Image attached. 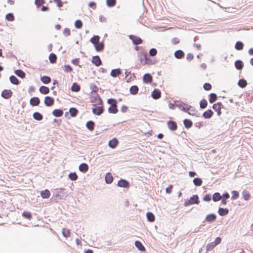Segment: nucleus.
Segmentation results:
<instances>
[{
	"instance_id": "nucleus-20",
	"label": "nucleus",
	"mask_w": 253,
	"mask_h": 253,
	"mask_svg": "<svg viewBox=\"0 0 253 253\" xmlns=\"http://www.w3.org/2000/svg\"><path fill=\"white\" fill-rule=\"evenodd\" d=\"M118 143V140L117 138L114 137L109 141L108 146L112 149H115L117 147Z\"/></svg>"
},
{
	"instance_id": "nucleus-17",
	"label": "nucleus",
	"mask_w": 253,
	"mask_h": 253,
	"mask_svg": "<svg viewBox=\"0 0 253 253\" xmlns=\"http://www.w3.org/2000/svg\"><path fill=\"white\" fill-rule=\"evenodd\" d=\"M144 84H150L152 81V77L150 73H145L142 77Z\"/></svg>"
},
{
	"instance_id": "nucleus-27",
	"label": "nucleus",
	"mask_w": 253,
	"mask_h": 253,
	"mask_svg": "<svg viewBox=\"0 0 253 253\" xmlns=\"http://www.w3.org/2000/svg\"><path fill=\"white\" fill-rule=\"evenodd\" d=\"M89 167L86 163H83L79 166V170L83 173H85L88 170Z\"/></svg>"
},
{
	"instance_id": "nucleus-47",
	"label": "nucleus",
	"mask_w": 253,
	"mask_h": 253,
	"mask_svg": "<svg viewBox=\"0 0 253 253\" xmlns=\"http://www.w3.org/2000/svg\"><path fill=\"white\" fill-rule=\"evenodd\" d=\"M217 96L215 93H211L209 95V101L210 103H212L216 101Z\"/></svg>"
},
{
	"instance_id": "nucleus-2",
	"label": "nucleus",
	"mask_w": 253,
	"mask_h": 253,
	"mask_svg": "<svg viewBox=\"0 0 253 253\" xmlns=\"http://www.w3.org/2000/svg\"><path fill=\"white\" fill-rule=\"evenodd\" d=\"M68 194L64 188H58L55 190L53 196L59 200H64L67 197Z\"/></svg>"
},
{
	"instance_id": "nucleus-55",
	"label": "nucleus",
	"mask_w": 253,
	"mask_h": 253,
	"mask_svg": "<svg viewBox=\"0 0 253 253\" xmlns=\"http://www.w3.org/2000/svg\"><path fill=\"white\" fill-rule=\"evenodd\" d=\"M216 246L213 242L208 244L206 247L207 252L212 251Z\"/></svg>"
},
{
	"instance_id": "nucleus-28",
	"label": "nucleus",
	"mask_w": 253,
	"mask_h": 253,
	"mask_svg": "<svg viewBox=\"0 0 253 253\" xmlns=\"http://www.w3.org/2000/svg\"><path fill=\"white\" fill-rule=\"evenodd\" d=\"M113 177L111 172H107L105 176V181L106 184H111L113 180Z\"/></svg>"
},
{
	"instance_id": "nucleus-24",
	"label": "nucleus",
	"mask_w": 253,
	"mask_h": 253,
	"mask_svg": "<svg viewBox=\"0 0 253 253\" xmlns=\"http://www.w3.org/2000/svg\"><path fill=\"white\" fill-rule=\"evenodd\" d=\"M174 57L177 59H181L184 58L185 53L181 49L176 50L174 53Z\"/></svg>"
},
{
	"instance_id": "nucleus-56",
	"label": "nucleus",
	"mask_w": 253,
	"mask_h": 253,
	"mask_svg": "<svg viewBox=\"0 0 253 253\" xmlns=\"http://www.w3.org/2000/svg\"><path fill=\"white\" fill-rule=\"evenodd\" d=\"M208 106V102L206 99H202L200 102V107L201 109H205Z\"/></svg>"
},
{
	"instance_id": "nucleus-46",
	"label": "nucleus",
	"mask_w": 253,
	"mask_h": 253,
	"mask_svg": "<svg viewBox=\"0 0 253 253\" xmlns=\"http://www.w3.org/2000/svg\"><path fill=\"white\" fill-rule=\"evenodd\" d=\"M242 195L243 198L245 201H249L251 197V194L247 190H244L242 192Z\"/></svg>"
},
{
	"instance_id": "nucleus-10",
	"label": "nucleus",
	"mask_w": 253,
	"mask_h": 253,
	"mask_svg": "<svg viewBox=\"0 0 253 253\" xmlns=\"http://www.w3.org/2000/svg\"><path fill=\"white\" fill-rule=\"evenodd\" d=\"M13 92L11 89H4L1 93V97L5 99H8L12 97Z\"/></svg>"
},
{
	"instance_id": "nucleus-19",
	"label": "nucleus",
	"mask_w": 253,
	"mask_h": 253,
	"mask_svg": "<svg viewBox=\"0 0 253 253\" xmlns=\"http://www.w3.org/2000/svg\"><path fill=\"white\" fill-rule=\"evenodd\" d=\"M40 99L38 97H33L30 99V104L32 106H38L40 103Z\"/></svg>"
},
{
	"instance_id": "nucleus-11",
	"label": "nucleus",
	"mask_w": 253,
	"mask_h": 253,
	"mask_svg": "<svg viewBox=\"0 0 253 253\" xmlns=\"http://www.w3.org/2000/svg\"><path fill=\"white\" fill-rule=\"evenodd\" d=\"M216 215L214 213H211L207 215L204 222H207L209 223H211L214 222L216 220Z\"/></svg>"
},
{
	"instance_id": "nucleus-6",
	"label": "nucleus",
	"mask_w": 253,
	"mask_h": 253,
	"mask_svg": "<svg viewBox=\"0 0 253 253\" xmlns=\"http://www.w3.org/2000/svg\"><path fill=\"white\" fill-rule=\"evenodd\" d=\"M94 107L92 108V113L95 115L99 116L104 111V108L102 105L100 106H96V104H93Z\"/></svg>"
},
{
	"instance_id": "nucleus-3",
	"label": "nucleus",
	"mask_w": 253,
	"mask_h": 253,
	"mask_svg": "<svg viewBox=\"0 0 253 253\" xmlns=\"http://www.w3.org/2000/svg\"><path fill=\"white\" fill-rule=\"evenodd\" d=\"M200 202V201L198 195L195 194L190 197V198L185 200L184 206L185 207H188L194 204L198 205Z\"/></svg>"
},
{
	"instance_id": "nucleus-44",
	"label": "nucleus",
	"mask_w": 253,
	"mask_h": 253,
	"mask_svg": "<svg viewBox=\"0 0 253 253\" xmlns=\"http://www.w3.org/2000/svg\"><path fill=\"white\" fill-rule=\"evenodd\" d=\"M69 112L71 117H75L77 116L79 110L75 107H71L69 109Z\"/></svg>"
},
{
	"instance_id": "nucleus-8",
	"label": "nucleus",
	"mask_w": 253,
	"mask_h": 253,
	"mask_svg": "<svg viewBox=\"0 0 253 253\" xmlns=\"http://www.w3.org/2000/svg\"><path fill=\"white\" fill-rule=\"evenodd\" d=\"M167 125L168 128L171 131H174L177 129V123L172 120H170L167 122Z\"/></svg>"
},
{
	"instance_id": "nucleus-40",
	"label": "nucleus",
	"mask_w": 253,
	"mask_h": 253,
	"mask_svg": "<svg viewBox=\"0 0 253 253\" xmlns=\"http://www.w3.org/2000/svg\"><path fill=\"white\" fill-rule=\"evenodd\" d=\"M129 91L131 95H136L139 91V88L136 85H133L130 87Z\"/></svg>"
},
{
	"instance_id": "nucleus-45",
	"label": "nucleus",
	"mask_w": 253,
	"mask_h": 253,
	"mask_svg": "<svg viewBox=\"0 0 253 253\" xmlns=\"http://www.w3.org/2000/svg\"><path fill=\"white\" fill-rule=\"evenodd\" d=\"M40 80L41 82L44 84H48L51 82V79L48 76H41Z\"/></svg>"
},
{
	"instance_id": "nucleus-9",
	"label": "nucleus",
	"mask_w": 253,
	"mask_h": 253,
	"mask_svg": "<svg viewBox=\"0 0 253 253\" xmlns=\"http://www.w3.org/2000/svg\"><path fill=\"white\" fill-rule=\"evenodd\" d=\"M98 100V102L97 103L98 105H102L103 104V100L101 99V97L98 93H96L95 95H91L90 97V102L91 103H95L96 101Z\"/></svg>"
},
{
	"instance_id": "nucleus-22",
	"label": "nucleus",
	"mask_w": 253,
	"mask_h": 253,
	"mask_svg": "<svg viewBox=\"0 0 253 253\" xmlns=\"http://www.w3.org/2000/svg\"><path fill=\"white\" fill-rule=\"evenodd\" d=\"M122 71L120 68L112 69L110 73V76L113 78H116L118 76L121 75Z\"/></svg>"
},
{
	"instance_id": "nucleus-31",
	"label": "nucleus",
	"mask_w": 253,
	"mask_h": 253,
	"mask_svg": "<svg viewBox=\"0 0 253 253\" xmlns=\"http://www.w3.org/2000/svg\"><path fill=\"white\" fill-rule=\"evenodd\" d=\"M147 221L150 222H154L155 220V216L151 211H148L146 214Z\"/></svg>"
},
{
	"instance_id": "nucleus-1",
	"label": "nucleus",
	"mask_w": 253,
	"mask_h": 253,
	"mask_svg": "<svg viewBox=\"0 0 253 253\" xmlns=\"http://www.w3.org/2000/svg\"><path fill=\"white\" fill-rule=\"evenodd\" d=\"M138 57L141 64L143 65H154L156 63V60L151 58L146 52H140L138 53Z\"/></svg>"
},
{
	"instance_id": "nucleus-51",
	"label": "nucleus",
	"mask_w": 253,
	"mask_h": 253,
	"mask_svg": "<svg viewBox=\"0 0 253 253\" xmlns=\"http://www.w3.org/2000/svg\"><path fill=\"white\" fill-rule=\"evenodd\" d=\"M247 84L248 83L247 81L244 79H240L238 82V85L239 86L242 88H245L247 86Z\"/></svg>"
},
{
	"instance_id": "nucleus-35",
	"label": "nucleus",
	"mask_w": 253,
	"mask_h": 253,
	"mask_svg": "<svg viewBox=\"0 0 253 253\" xmlns=\"http://www.w3.org/2000/svg\"><path fill=\"white\" fill-rule=\"evenodd\" d=\"M175 106L178 107L181 111L184 110L185 103L181 100H174Z\"/></svg>"
},
{
	"instance_id": "nucleus-61",
	"label": "nucleus",
	"mask_w": 253,
	"mask_h": 253,
	"mask_svg": "<svg viewBox=\"0 0 253 253\" xmlns=\"http://www.w3.org/2000/svg\"><path fill=\"white\" fill-rule=\"evenodd\" d=\"M90 89L91 90L92 92L96 93L98 91V87L93 83L90 84Z\"/></svg>"
},
{
	"instance_id": "nucleus-23",
	"label": "nucleus",
	"mask_w": 253,
	"mask_h": 253,
	"mask_svg": "<svg viewBox=\"0 0 253 253\" xmlns=\"http://www.w3.org/2000/svg\"><path fill=\"white\" fill-rule=\"evenodd\" d=\"M183 123L185 128L188 129L193 126V122L189 119H185L183 121Z\"/></svg>"
},
{
	"instance_id": "nucleus-63",
	"label": "nucleus",
	"mask_w": 253,
	"mask_h": 253,
	"mask_svg": "<svg viewBox=\"0 0 253 253\" xmlns=\"http://www.w3.org/2000/svg\"><path fill=\"white\" fill-rule=\"evenodd\" d=\"M157 53V50L155 48H152L149 50V55L150 56H154Z\"/></svg>"
},
{
	"instance_id": "nucleus-18",
	"label": "nucleus",
	"mask_w": 253,
	"mask_h": 253,
	"mask_svg": "<svg viewBox=\"0 0 253 253\" xmlns=\"http://www.w3.org/2000/svg\"><path fill=\"white\" fill-rule=\"evenodd\" d=\"M213 112L211 109L205 111L202 114V117L205 119H211L213 115Z\"/></svg>"
},
{
	"instance_id": "nucleus-32",
	"label": "nucleus",
	"mask_w": 253,
	"mask_h": 253,
	"mask_svg": "<svg viewBox=\"0 0 253 253\" xmlns=\"http://www.w3.org/2000/svg\"><path fill=\"white\" fill-rule=\"evenodd\" d=\"M234 65H235V68L238 70H242L244 67L243 62L240 59L236 60L235 62V63H234Z\"/></svg>"
},
{
	"instance_id": "nucleus-25",
	"label": "nucleus",
	"mask_w": 253,
	"mask_h": 253,
	"mask_svg": "<svg viewBox=\"0 0 253 253\" xmlns=\"http://www.w3.org/2000/svg\"><path fill=\"white\" fill-rule=\"evenodd\" d=\"M95 50L97 52L102 51L105 48V45L103 42H99L98 43L94 45Z\"/></svg>"
},
{
	"instance_id": "nucleus-62",
	"label": "nucleus",
	"mask_w": 253,
	"mask_h": 253,
	"mask_svg": "<svg viewBox=\"0 0 253 253\" xmlns=\"http://www.w3.org/2000/svg\"><path fill=\"white\" fill-rule=\"evenodd\" d=\"M211 200V196L210 194H206L203 198V200L205 202H209Z\"/></svg>"
},
{
	"instance_id": "nucleus-42",
	"label": "nucleus",
	"mask_w": 253,
	"mask_h": 253,
	"mask_svg": "<svg viewBox=\"0 0 253 253\" xmlns=\"http://www.w3.org/2000/svg\"><path fill=\"white\" fill-rule=\"evenodd\" d=\"M134 245L136 248H137L139 251L143 252L145 250L144 246L143 245V244L140 241H136L134 243Z\"/></svg>"
},
{
	"instance_id": "nucleus-58",
	"label": "nucleus",
	"mask_w": 253,
	"mask_h": 253,
	"mask_svg": "<svg viewBox=\"0 0 253 253\" xmlns=\"http://www.w3.org/2000/svg\"><path fill=\"white\" fill-rule=\"evenodd\" d=\"M231 199L233 200H237L239 197V193L236 190H233L231 192Z\"/></svg>"
},
{
	"instance_id": "nucleus-12",
	"label": "nucleus",
	"mask_w": 253,
	"mask_h": 253,
	"mask_svg": "<svg viewBox=\"0 0 253 253\" xmlns=\"http://www.w3.org/2000/svg\"><path fill=\"white\" fill-rule=\"evenodd\" d=\"M117 186L122 188H128L130 186V184L127 180L121 178L118 181Z\"/></svg>"
},
{
	"instance_id": "nucleus-52",
	"label": "nucleus",
	"mask_w": 253,
	"mask_h": 253,
	"mask_svg": "<svg viewBox=\"0 0 253 253\" xmlns=\"http://www.w3.org/2000/svg\"><path fill=\"white\" fill-rule=\"evenodd\" d=\"M193 182L196 186H200L202 184L203 180L200 177H195L193 180Z\"/></svg>"
},
{
	"instance_id": "nucleus-30",
	"label": "nucleus",
	"mask_w": 253,
	"mask_h": 253,
	"mask_svg": "<svg viewBox=\"0 0 253 253\" xmlns=\"http://www.w3.org/2000/svg\"><path fill=\"white\" fill-rule=\"evenodd\" d=\"M80 90L81 86L79 84L76 82L73 83L71 87V90L72 92H78L80 91Z\"/></svg>"
},
{
	"instance_id": "nucleus-4",
	"label": "nucleus",
	"mask_w": 253,
	"mask_h": 253,
	"mask_svg": "<svg viewBox=\"0 0 253 253\" xmlns=\"http://www.w3.org/2000/svg\"><path fill=\"white\" fill-rule=\"evenodd\" d=\"M212 108L215 112H216L218 116H220L221 115L222 109H226L225 107L221 102H218L216 103L213 104Z\"/></svg>"
},
{
	"instance_id": "nucleus-49",
	"label": "nucleus",
	"mask_w": 253,
	"mask_h": 253,
	"mask_svg": "<svg viewBox=\"0 0 253 253\" xmlns=\"http://www.w3.org/2000/svg\"><path fill=\"white\" fill-rule=\"evenodd\" d=\"M22 216L23 218L28 220H31L32 218L31 212L28 211H24L22 213Z\"/></svg>"
},
{
	"instance_id": "nucleus-14",
	"label": "nucleus",
	"mask_w": 253,
	"mask_h": 253,
	"mask_svg": "<svg viewBox=\"0 0 253 253\" xmlns=\"http://www.w3.org/2000/svg\"><path fill=\"white\" fill-rule=\"evenodd\" d=\"M117 104L115 103H112L108 109V111L110 114H117L118 112V109L117 108Z\"/></svg>"
},
{
	"instance_id": "nucleus-54",
	"label": "nucleus",
	"mask_w": 253,
	"mask_h": 253,
	"mask_svg": "<svg viewBox=\"0 0 253 253\" xmlns=\"http://www.w3.org/2000/svg\"><path fill=\"white\" fill-rule=\"evenodd\" d=\"M68 178L72 181H75L78 179V176L75 172H71L68 174Z\"/></svg>"
},
{
	"instance_id": "nucleus-57",
	"label": "nucleus",
	"mask_w": 253,
	"mask_h": 253,
	"mask_svg": "<svg viewBox=\"0 0 253 253\" xmlns=\"http://www.w3.org/2000/svg\"><path fill=\"white\" fill-rule=\"evenodd\" d=\"M106 5L109 7H112L116 4V0H106Z\"/></svg>"
},
{
	"instance_id": "nucleus-38",
	"label": "nucleus",
	"mask_w": 253,
	"mask_h": 253,
	"mask_svg": "<svg viewBox=\"0 0 253 253\" xmlns=\"http://www.w3.org/2000/svg\"><path fill=\"white\" fill-rule=\"evenodd\" d=\"M41 196L43 199H47L50 196V192L48 189H45L41 191Z\"/></svg>"
},
{
	"instance_id": "nucleus-48",
	"label": "nucleus",
	"mask_w": 253,
	"mask_h": 253,
	"mask_svg": "<svg viewBox=\"0 0 253 253\" xmlns=\"http://www.w3.org/2000/svg\"><path fill=\"white\" fill-rule=\"evenodd\" d=\"M211 198L214 202H216L221 199L222 196L219 192H215L213 194Z\"/></svg>"
},
{
	"instance_id": "nucleus-53",
	"label": "nucleus",
	"mask_w": 253,
	"mask_h": 253,
	"mask_svg": "<svg viewBox=\"0 0 253 253\" xmlns=\"http://www.w3.org/2000/svg\"><path fill=\"white\" fill-rule=\"evenodd\" d=\"M5 19L8 21H13L15 20V17L13 13L9 12L6 14Z\"/></svg>"
},
{
	"instance_id": "nucleus-36",
	"label": "nucleus",
	"mask_w": 253,
	"mask_h": 253,
	"mask_svg": "<svg viewBox=\"0 0 253 253\" xmlns=\"http://www.w3.org/2000/svg\"><path fill=\"white\" fill-rule=\"evenodd\" d=\"M14 74L21 79H24L26 77V73L21 69L15 70Z\"/></svg>"
},
{
	"instance_id": "nucleus-37",
	"label": "nucleus",
	"mask_w": 253,
	"mask_h": 253,
	"mask_svg": "<svg viewBox=\"0 0 253 253\" xmlns=\"http://www.w3.org/2000/svg\"><path fill=\"white\" fill-rule=\"evenodd\" d=\"M85 126L87 129L92 131L94 128L95 123L91 120L88 121L86 122Z\"/></svg>"
},
{
	"instance_id": "nucleus-60",
	"label": "nucleus",
	"mask_w": 253,
	"mask_h": 253,
	"mask_svg": "<svg viewBox=\"0 0 253 253\" xmlns=\"http://www.w3.org/2000/svg\"><path fill=\"white\" fill-rule=\"evenodd\" d=\"M74 25L77 29H80L83 27V22L81 20L77 19L75 21Z\"/></svg>"
},
{
	"instance_id": "nucleus-33",
	"label": "nucleus",
	"mask_w": 253,
	"mask_h": 253,
	"mask_svg": "<svg viewBox=\"0 0 253 253\" xmlns=\"http://www.w3.org/2000/svg\"><path fill=\"white\" fill-rule=\"evenodd\" d=\"M9 81L12 84L14 85H18L21 83V82L14 75H11L9 77Z\"/></svg>"
},
{
	"instance_id": "nucleus-26",
	"label": "nucleus",
	"mask_w": 253,
	"mask_h": 253,
	"mask_svg": "<svg viewBox=\"0 0 253 253\" xmlns=\"http://www.w3.org/2000/svg\"><path fill=\"white\" fill-rule=\"evenodd\" d=\"M222 196V198L221 199V205H226L227 204V199L230 197V195L227 192H224Z\"/></svg>"
},
{
	"instance_id": "nucleus-59",
	"label": "nucleus",
	"mask_w": 253,
	"mask_h": 253,
	"mask_svg": "<svg viewBox=\"0 0 253 253\" xmlns=\"http://www.w3.org/2000/svg\"><path fill=\"white\" fill-rule=\"evenodd\" d=\"M71 231L70 229L66 228H63L62 229V235L64 237L68 238L70 236Z\"/></svg>"
},
{
	"instance_id": "nucleus-13",
	"label": "nucleus",
	"mask_w": 253,
	"mask_h": 253,
	"mask_svg": "<svg viewBox=\"0 0 253 253\" xmlns=\"http://www.w3.org/2000/svg\"><path fill=\"white\" fill-rule=\"evenodd\" d=\"M54 103V99L49 96H46L44 97V104L47 107H50Z\"/></svg>"
},
{
	"instance_id": "nucleus-50",
	"label": "nucleus",
	"mask_w": 253,
	"mask_h": 253,
	"mask_svg": "<svg viewBox=\"0 0 253 253\" xmlns=\"http://www.w3.org/2000/svg\"><path fill=\"white\" fill-rule=\"evenodd\" d=\"M244 46V43L241 41H237L235 44V48L237 50H242Z\"/></svg>"
},
{
	"instance_id": "nucleus-41",
	"label": "nucleus",
	"mask_w": 253,
	"mask_h": 253,
	"mask_svg": "<svg viewBox=\"0 0 253 253\" xmlns=\"http://www.w3.org/2000/svg\"><path fill=\"white\" fill-rule=\"evenodd\" d=\"M33 117L35 120L38 121H41L43 118L42 115L39 112H34L33 114Z\"/></svg>"
},
{
	"instance_id": "nucleus-16",
	"label": "nucleus",
	"mask_w": 253,
	"mask_h": 253,
	"mask_svg": "<svg viewBox=\"0 0 253 253\" xmlns=\"http://www.w3.org/2000/svg\"><path fill=\"white\" fill-rule=\"evenodd\" d=\"M91 62L92 64L97 67L102 65V61L98 55L93 56L92 58Z\"/></svg>"
},
{
	"instance_id": "nucleus-64",
	"label": "nucleus",
	"mask_w": 253,
	"mask_h": 253,
	"mask_svg": "<svg viewBox=\"0 0 253 253\" xmlns=\"http://www.w3.org/2000/svg\"><path fill=\"white\" fill-rule=\"evenodd\" d=\"M212 86L211 84L206 83L203 85V88L205 90L209 91L211 89Z\"/></svg>"
},
{
	"instance_id": "nucleus-5",
	"label": "nucleus",
	"mask_w": 253,
	"mask_h": 253,
	"mask_svg": "<svg viewBox=\"0 0 253 253\" xmlns=\"http://www.w3.org/2000/svg\"><path fill=\"white\" fill-rule=\"evenodd\" d=\"M189 111H196V109L194 108V107H193L191 105H189L188 104H185V106L184 107V110H182V111H183L185 113H187L190 115H192V116H195L196 117H198L200 116V113H191V112H189Z\"/></svg>"
},
{
	"instance_id": "nucleus-15",
	"label": "nucleus",
	"mask_w": 253,
	"mask_h": 253,
	"mask_svg": "<svg viewBox=\"0 0 253 253\" xmlns=\"http://www.w3.org/2000/svg\"><path fill=\"white\" fill-rule=\"evenodd\" d=\"M151 96L154 99H158L161 97V91L158 88L154 89L151 92Z\"/></svg>"
},
{
	"instance_id": "nucleus-7",
	"label": "nucleus",
	"mask_w": 253,
	"mask_h": 253,
	"mask_svg": "<svg viewBox=\"0 0 253 253\" xmlns=\"http://www.w3.org/2000/svg\"><path fill=\"white\" fill-rule=\"evenodd\" d=\"M128 37L129 39L131 40L132 43L134 45L141 44L143 43V40L137 36L134 35H130L128 36Z\"/></svg>"
},
{
	"instance_id": "nucleus-39",
	"label": "nucleus",
	"mask_w": 253,
	"mask_h": 253,
	"mask_svg": "<svg viewBox=\"0 0 253 253\" xmlns=\"http://www.w3.org/2000/svg\"><path fill=\"white\" fill-rule=\"evenodd\" d=\"M49 62L51 64H55L57 62V55L54 53H50L48 56Z\"/></svg>"
},
{
	"instance_id": "nucleus-21",
	"label": "nucleus",
	"mask_w": 253,
	"mask_h": 253,
	"mask_svg": "<svg viewBox=\"0 0 253 253\" xmlns=\"http://www.w3.org/2000/svg\"><path fill=\"white\" fill-rule=\"evenodd\" d=\"M217 212L220 216H224L229 213V211L227 208L219 207L218 208Z\"/></svg>"
},
{
	"instance_id": "nucleus-34",
	"label": "nucleus",
	"mask_w": 253,
	"mask_h": 253,
	"mask_svg": "<svg viewBox=\"0 0 253 253\" xmlns=\"http://www.w3.org/2000/svg\"><path fill=\"white\" fill-rule=\"evenodd\" d=\"M100 37L98 35H93V36L90 39L89 42L94 45H95V44L100 42Z\"/></svg>"
},
{
	"instance_id": "nucleus-29",
	"label": "nucleus",
	"mask_w": 253,
	"mask_h": 253,
	"mask_svg": "<svg viewBox=\"0 0 253 253\" xmlns=\"http://www.w3.org/2000/svg\"><path fill=\"white\" fill-rule=\"evenodd\" d=\"M63 111L61 109H55L52 112V114L55 117H60L63 115Z\"/></svg>"
},
{
	"instance_id": "nucleus-43",
	"label": "nucleus",
	"mask_w": 253,
	"mask_h": 253,
	"mask_svg": "<svg viewBox=\"0 0 253 253\" xmlns=\"http://www.w3.org/2000/svg\"><path fill=\"white\" fill-rule=\"evenodd\" d=\"M39 91L42 94H47L49 93L50 90L48 87L42 85L40 87Z\"/></svg>"
}]
</instances>
